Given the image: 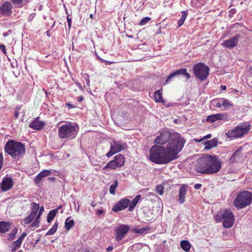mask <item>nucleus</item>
I'll use <instances>...</instances> for the list:
<instances>
[{"instance_id": "obj_1", "label": "nucleus", "mask_w": 252, "mask_h": 252, "mask_svg": "<svg viewBox=\"0 0 252 252\" xmlns=\"http://www.w3.org/2000/svg\"><path fill=\"white\" fill-rule=\"evenodd\" d=\"M177 134L172 136V141L168 142L166 148L155 145L150 150L149 159L157 164H167L177 158V155L183 147V141L179 140Z\"/></svg>"}, {"instance_id": "obj_2", "label": "nucleus", "mask_w": 252, "mask_h": 252, "mask_svg": "<svg viewBox=\"0 0 252 252\" xmlns=\"http://www.w3.org/2000/svg\"><path fill=\"white\" fill-rule=\"evenodd\" d=\"M221 163V160L216 156L205 155L198 159L195 170L201 174H213L220 171Z\"/></svg>"}, {"instance_id": "obj_3", "label": "nucleus", "mask_w": 252, "mask_h": 252, "mask_svg": "<svg viewBox=\"0 0 252 252\" xmlns=\"http://www.w3.org/2000/svg\"><path fill=\"white\" fill-rule=\"evenodd\" d=\"M4 151L15 159L22 157L25 153V146L21 142L13 140L8 141L5 146Z\"/></svg>"}, {"instance_id": "obj_4", "label": "nucleus", "mask_w": 252, "mask_h": 252, "mask_svg": "<svg viewBox=\"0 0 252 252\" xmlns=\"http://www.w3.org/2000/svg\"><path fill=\"white\" fill-rule=\"evenodd\" d=\"M79 130V127L75 123H66L58 129L59 137L62 139L69 140L74 138Z\"/></svg>"}, {"instance_id": "obj_5", "label": "nucleus", "mask_w": 252, "mask_h": 252, "mask_svg": "<svg viewBox=\"0 0 252 252\" xmlns=\"http://www.w3.org/2000/svg\"><path fill=\"white\" fill-rule=\"evenodd\" d=\"M252 202V192L242 191L238 193L234 199L233 205L238 209H242Z\"/></svg>"}, {"instance_id": "obj_6", "label": "nucleus", "mask_w": 252, "mask_h": 252, "mask_svg": "<svg viewBox=\"0 0 252 252\" xmlns=\"http://www.w3.org/2000/svg\"><path fill=\"white\" fill-rule=\"evenodd\" d=\"M251 125L249 124H243L239 125L233 129L228 130L226 133L228 138L234 139L241 137L246 133H247L250 129Z\"/></svg>"}, {"instance_id": "obj_7", "label": "nucleus", "mask_w": 252, "mask_h": 252, "mask_svg": "<svg viewBox=\"0 0 252 252\" xmlns=\"http://www.w3.org/2000/svg\"><path fill=\"white\" fill-rule=\"evenodd\" d=\"M175 134H177L179 136V138L178 139L180 141H183L184 146L185 141L184 138L181 136L180 134L176 132L170 134V133L167 130L161 132L160 135L157 136L155 139V142L159 145H163L168 141L169 142H170L172 141V136Z\"/></svg>"}, {"instance_id": "obj_8", "label": "nucleus", "mask_w": 252, "mask_h": 252, "mask_svg": "<svg viewBox=\"0 0 252 252\" xmlns=\"http://www.w3.org/2000/svg\"><path fill=\"white\" fill-rule=\"evenodd\" d=\"M209 68L204 63H199L193 66V72L195 76L201 80H204L209 75Z\"/></svg>"}, {"instance_id": "obj_9", "label": "nucleus", "mask_w": 252, "mask_h": 252, "mask_svg": "<svg viewBox=\"0 0 252 252\" xmlns=\"http://www.w3.org/2000/svg\"><path fill=\"white\" fill-rule=\"evenodd\" d=\"M125 163V158L121 155H118L115 157L114 160L108 162L103 168V170L109 169L110 170L115 169L118 167L122 166Z\"/></svg>"}, {"instance_id": "obj_10", "label": "nucleus", "mask_w": 252, "mask_h": 252, "mask_svg": "<svg viewBox=\"0 0 252 252\" xmlns=\"http://www.w3.org/2000/svg\"><path fill=\"white\" fill-rule=\"evenodd\" d=\"M223 225L225 228H230L234 224L235 218L231 211L229 209L224 210L222 213Z\"/></svg>"}, {"instance_id": "obj_11", "label": "nucleus", "mask_w": 252, "mask_h": 252, "mask_svg": "<svg viewBox=\"0 0 252 252\" xmlns=\"http://www.w3.org/2000/svg\"><path fill=\"white\" fill-rule=\"evenodd\" d=\"M129 227L127 225L121 224L115 228V240L119 242L121 241L129 230Z\"/></svg>"}, {"instance_id": "obj_12", "label": "nucleus", "mask_w": 252, "mask_h": 252, "mask_svg": "<svg viewBox=\"0 0 252 252\" xmlns=\"http://www.w3.org/2000/svg\"><path fill=\"white\" fill-rule=\"evenodd\" d=\"M126 144L120 141H114L110 146V151L106 154L107 157H110L113 155L121 152L124 149Z\"/></svg>"}, {"instance_id": "obj_13", "label": "nucleus", "mask_w": 252, "mask_h": 252, "mask_svg": "<svg viewBox=\"0 0 252 252\" xmlns=\"http://www.w3.org/2000/svg\"><path fill=\"white\" fill-rule=\"evenodd\" d=\"M239 38L240 35L236 34L231 38L224 41L221 44L225 48L231 49L237 46Z\"/></svg>"}, {"instance_id": "obj_14", "label": "nucleus", "mask_w": 252, "mask_h": 252, "mask_svg": "<svg viewBox=\"0 0 252 252\" xmlns=\"http://www.w3.org/2000/svg\"><path fill=\"white\" fill-rule=\"evenodd\" d=\"M130 200L128 199L123 198L119 201L113 206L112 211L117 212L123 210L128 207Z\"/></svg>"}, {"instance_id": "obj_15", "label": "nucleus", "mask_w": 252, "mask_h": 252, "mask_svg": "<svg viewBox=\"0 0 252 252\" xmlns=\"http://www.w3.org/2000/svg\"><path fill=\"white\" fill-rule=\"evenodd\" d=\"M228 114L226 113H218L207 117L206 120L208 122L213 123L220 120H228Z\"/></svg>"}, {"instance_id": "obj_16", "label": "nucleus", "mask_w": 252, "mask_h": 252, "mask_svg": "<svg viewBox=\"0 0 252 252\" xmlns=\"http://www.w3.org/2000/svg\"><path fill=\"white\" fill-rule=\"evenodd\" d=\"M13 186V182L10 177H4L0 184V188L3 192L10 189Z\"/></svg>"}, {"instance_id": "obj_17", "label": "nucleus", "mask_w": 252, "mask_h": 252, "mask_svg": "<svg viewBox=\"0 0 252 252\" xmlns=\"http://www.w3.org/2000/svg\"><path fill=\"white\" fill-rule=\"evenodd\" d=\"M12 6L9 1H5L0 8V13L4 16H9L11 14Z\"/></svg>"}, {"instance_id": "obj_18", "label": "nucleus", "mask_w": 252, "mask_h": 252, "mask_svg": "<svg viewBox=\"0 0 252 252\" xmlns=\"http://www.w3.org/2000/svg\"><path fill=\"white\" fill-rule=\"evenodd\" d=\"M51 172L49 170H44L40 172L34 178V181L35 184H38L43 178L50 175Z\"/></svg>"}, {"instance_id": "obj_19", "label": "nucleus", "mask_w": 252, "mask_h": 252, "mask_svg": "<svg viewBox=\"0 0 252 252\" xmlns=\"http://www.w3.org/2000/svg\"><path fill=\"white\" fill-rule=\"evenodd\" d=\"M187 191V186L183 185L179 189L178 195V200L181 204H183L185 201V196Z\"/></svg>"}, {"instance_id": "obj_20", "label": "nucleus", "mask_w": 252, "mask_h": 252, "mask_svg": "<svg viewBox=\"0 0 252 252\" xmlns=\"http://www.w3.org/2000/svg\"><path fill=\"white\" fill-rule=\"evenodd\" d=\"M242 148L237 150L230 158L229 161L231 163L238 162L242 158Z\"/></svg>"}, {"instance_id": "obj_21", "label": "nucleus", "mask_w": 252, "mask_h": 252, "mask_svg": "<svg viewBox=\"0 0 252 252\" xmlns=\"http://www.w3.org/2000/svg\"><path fill=\"white\" fill-rule=\"evenodd\" d=\"M218 143V140L217 138H213L211 140L207 141L204 142L205 145L204 149L205 150H209L213 148L216 147Z\"/></svg>"}, {"instance_id": "obj_22", "label": "nucleus", "mask_w": 252, "mask_h": 252, "mask_svg": "<svg viewBox=\"0 0 252 252\" xmlns=\"http://www.w3.org/2000/svg\"><path fill=\"white\" fill-rule=\"evenodd\" d=\"M44 126V123L42 122L38 121L37 118L31 122L29 125V126L30 127L37 130L41 129Z\"/></svg>"}, {"instance_id": "obj_23", "label": "nucleus", "mask_w": 252, "mask_h": 252, "mask_svg": "<svg viewBox=\"0 0 252 252\" xmlns=\"http://www.w3.org/2000/svg\"><path fill=\"white\" fill-rule=\"evenodd\" d=\"M62 208V206H60L57 208L51 210L47 217V220L48 222L50 223L57 215L58 211Z\"/></svg>"}, {"instance_id": "obj_24", "label": "nucleus", "mask_w": 252, "mask_h": 252, "mask_svg": "<svg viewBox=\"0 0 252 252\" xmlns=\"http://www.w3.org/2000/svg\"><path fill=\"white\" fill-rule=\"evenodd\" d=\"M141 198V195H140V194L137 195L135 197V198L130 202H129V208H128V210L129 211H133V209L136 206L137 204L138 203V202L140 200Z\"/></svg>"}, {"instance_id": "obj_25", "label": "nucleus", "mask_w": 252, "mask_h": 252, "mask_svg": "<svg viewBox=\"0 0 252 252\" xmlns=\"http://www.w3.org/2000/svg\"><path fill=\"white\" fill-rule=\"evenodd\" d=\"M10 224L9 223L1 221L0 222V232L1 233H5L7 232L10 228Z\"/></svg>"}, {"instance_id": "obj_26", "label": "nucleus", "mask_w": 252, "mask_h": 252, "mask_svg": "<svg viewBox=\"0 0 252 252\" xmlns=\"http://www.w3.org/2000/svg\"><path fill=\"white\" fill-rule=\"evenodd\" d=\"M181 248L186 252H188L190 248L191 245L188 241L183 240L180 243Z\"/></svg>"}, {"instance_id": "obj_27", "label": "nucleus", "mask_w": 252, "mask_h": 252, "mask_svg": "<svg viewBox=\"0 0 252 252\" xmlns=\"http://www.w3.org/2000/svg\"><path fill=\"white\" fill-rule=\"evenodd\" d=\"M154 98L157 102H163L162 93L160 90L157 91L154 94Z\"/></svg>"}, {"instance_id": "obj_28", "label": "nucleus", "mask_w": 252, "mask_h": 252, "mask_svg": "<svg viewBox=\"0 0 252 252\" xmlns=\"http://www.w3.org/2000/svg\"><path fill=\"white\" fill-rule=\"evenodd\" d=\"M69 219V217L67 218L65 221V228L67 230H69L74 225V220Z\"/></svg>"}, {"instance_id": "obj_29", "label": "nucleus", "mask_w": 252, "mask_h": 252, "mask_svg": "<svg viewBox=\"0 0 252 252\" xmlns=\"http://www.w3.org/2000/svg\"><path fill=\"white\" fill-rule=\"evenodd\" d=\"M220 100L222 101V105L225 108H228L229 107L233 105V104L231 102V101L225 98H220Z\"/></svg>"}, {"instance_id": "obj_30", "label": "nucleus", "mask_w": 252, "mask_h": 252, "mask_svg": "<svg viewBox=\"0 0 252 252\" xmlns=\"http://www.w3.org/2000/svg\"><path fill=\"white\" fill-rule=\"evenodd\" d=\"M39 208V206L35 203H32L31 204L32 212L31 214L36 216L37 211Z\"/></svg>"}, {"instance_id": "obj_31", "label": "nucleus", "mask_w": 252, "mask_h": 252, "mask_svg": "<svg viewBox=\"0 0 252 252\" xmlns=\"http://www.w3.org/2000/svg\"><path fill=\"white\" fill-rule=\"evenodd\" d=\"M187 16V13L185 11H183L182 12L181 17L180 18L178 22V27H180L183 25Z\"/></svg>"}, {"instance_id": "obj_32", "label": "nucleus", "mask_w": 252, "mask_h": 252, "mask_svg": "<svg viewBox=\"0 0 252 252\" xmlns=\"http://www.w3.org/2000/svg\"><path fill=\"white\" fill-rule=\"evenodd\" d=\"M58 223L56 221L52 227L46 233V235H51L54 234L57 231L58 228Z\"/></svg>"}, {"instance_id": "obj_33", "label": "nucleus", "mask_w": 252, "mask_h": 252, "mask_svg": "<svg viewBox=\"0 0 252 252\" xmlns=\"http://www.w3.org/2000/svg\"><path fill=\"white\" fill-rule=\"evenodd\" d=\"M177 75H179V72L178 70L172 73L168 76V77L167 78L166 80L165 81L164 84H167L173 78L175 77Z\"/></svg>"}, {"instance_id": "obj_34", "label": "nucleus", "mask_w": 252, "mask_h": 252, "mask_svg": "<svg viewBox=\"0 0 252 252\" xmlns=\"http://www.w3.org/2000/svg\"><path fill=\"white\" fill-rule=\"evenodd\" d=\"M118 185L117 180L114 181V184L111 185L109 188V192L111 194L114 195L115 193L116 189Z\"/></svg>"}, {"instance_id": "obj_35", "label": "nucleus", "mask_w": 252, "mask_h": 252, "mask_svg": "<svg viewBox=\"0 0 252 252\" xmlns=\"http://www.w3.org/2000/svg\"><path fill=\"white\" fill-rule=\"evenodd\" d=\"M206 0H192V2L194 3L197 7L203 6L206 3Z\"/></svg>"}, {"instance_id": "obj_36", "label": "nucleus", "mask_w": 252, "mask_h": 252, "mask_svg": "<svg viewBox=\"0 0 252 252\" xmlns=\"http://www.w3.org/2000/svg\"><path fill=\"white\" fill-rule=\"evenodd\" d=\"M35 216L32 215V214H30L27 218H26L24 220L23 222L25 224L30 223L35 218Z\"/></svg>"}, {"instance_id": "obj_37", "label": "nucleus", "mask_w": 252, "mask_h": 252, "mask_svg": "<svg viewBox=\"0 0 252 252\" xmlns=\"http://www.w3.org/2000/svg\"><path fill=\"white\" fill-rule=\"evenodd\" d=\"M178 70L179 72V75H184L186 76L187 79H189L190 78V75L187 72L186 69L182 68Z\"/></svg>"}, {"instance_id": "obj_38", "label": "nucleus", "mask_w": 252, "mask_h": 252, "mask_svg": "<svg viewBox=\"0 0 252 252\" xmlns=\"http://www.w3.org/2000/svg\"><path fill=\"white\" fill-rule=\"evenodd\" d=\"M163 189L164 188L161 185H158L156 187V192L160 195L163 194Z\"/></svg>"}, {"instance_id": "obj_39", "label": "nucleus", "mask_w": 252, "mask_h": 252, "mask_svg": "<svg viewBox=\"0 0 252 252\" xmlns=\"http://www.w3.org/2000/svg\"><path fill=\"white\" fill-rule=\"evenodd\" d=\"M151 18L149 17H146L143 18L140 22V25L141 26H144L146 25L148 22H149L151 20Z\"/></svg>"}, {"instance_id": "obj_40", "label": "nucleus", "mask_w": 252, "mask_h": 252, "mask_svg": "<svg viewBox=\"0 0 252 252\" xmlns=\"http://www.w3.org/2000/svg\"><path fill=\"white\" fill-rule=\"evenodd\" d=\"M39 224V218L36 217L34 221L31 224L32 227H38Z\"/></svg>"}, {"instance_id": "obj_41", "label": "nucleus", "mask_w": 252, "mask_h": 252, "mask_svg": "<svg viewBox=\"0 0 252 252\" xmlns=\"http://www.w3.org/2000/svg\"><path fill=\"white\" fill-rule=\"evenodd\" d=\"M17 229H16V228H14L13 229L11 233L8 234V235L9 236V237H8V239L9 240H13L16 235V234L17 233Z\"/></svg>"}, {"instance_id": "obj_42", "label": "nucleus", "mask_w": 252, "mask_h": 252, "mask_svg": "<svg viewBox=\"0 0 252 252\" xmlns=\"http://www.w3.org/2000/svg\"><path fill=\"white\" fill-rule=\"evenodd\" d=\"M21 109V107L20 106H17L15 108V114L14 116L16 119L18 118L19 116V112Z\"/></svg>"}, {"instance_id": "obj_43", "label": "nucleus", "mask_w": 252, "mask_h": 252, "mask_svg": "<svg viewBox=\"0 0 252 252\" xmlns=\"http://www.w3.org/2000/svg\"><path fill=\"white\" fill-rule=\"evenodd\" d=\"M11 1L14 4L17 5L18 6L21 7L23 0H11Z\"/></svg>"}, {"instance_id": "obj_44", "label": "nucleus", "mask_w": 252, "mask_h": 252, "mask_svg": "<svg viewBox=\"0 0 252 252\" xmlns=\"http://www.w3.org/2000/svg\"><path fill=\"white\" fill-rule=\"evenodd\" d=\"M27 236V233L23 232L22 235L19 237L18 240L20 241L21 243H22L24 239L25 238V237Z\"/></svg>"}, {"instance_id": "obj_45", "label": "nucleus", "mask_w": 252, "mask_h": 252, "mask_svg": "<svg viewBox=\"0 0 252 252\" xmlns=\"http://www.w3.org/2000/svg\"><path fill=\"white\" fill-rule=\"evenodd\" d=\"M67 21L68 29L69 30L71 28V26L72 21H71V18L69 17V15H67Z\"/></svg>"}, {"instance_id": "obj_46", "label": "nucleus", "mask_w": 252, "mask_h": 252, "mask_svg": "<svg viewBox=\"0 0 252 252\" xmlns=\"http://www.w3.org/2000/svg\"><path fill=\"white\" fill-rule=\"evenodd\" d=\"M212 102L216 105L218 108H220L222 105V103L220 102H219L217 100H213Z\"/></svg>"}, {"instance_id": "obj_47", "label": "nucleus", "mask_w": 252, "mask_h": 252, "mask_svg": "<svg viewBox=\"0 0 252 252\" xmlns=\"http://www.w3.org/2000/svg\"><path fill=\"white\" fill-rule=\"evenodd\" d=\"M44 210V207L43 206H41L40 208V209H39V211L38 214L37 215L36 217H37L38 218H40V217L41 215V214L43 213Z\"/></svg>"}, {"instance_id": "obj_48", "label": "nucleus", "mask_w": 252, "mask_h": 252, "mask_svg": "<svg viewBox=\"0 0 252 252\" xmlns=\"http://www.w3.org/2000/svg\"><path fill=\"white\" fill-rule=\"evenodd\" d=\"M21 244H22V243H21V242H20V241H18V240H17L15 241L13 243V246H15V247H17V248H19V247H20V246H21Z\"/></svg>"}, {"instance_id": "obj_49", "label": "nucleus", "mask_w": 252, "mask_h": 252, "mask_svg": "<svg viewBox=\"0 0 252 252\" xmlns=\"http://www.w3.org/2000/svg\"><path fill=\"white\" fill-rule=\"evenodd\" d=\"M0 49L3 52V53L4 54H6V49H5V46L4 45H3V44L0 45Z\"/></svg>"}, {"instance_id": "obj_50", "label": "nucleus", "mask_w": 252, "mask_h": 252, "mask_svg": "<svg viewBox=\"0 0 252 252\" xmlns=\"http://www.w3.org/2000/svg\"><path fill=\"white\" fill-rule=\"evenodd\" d=\"M202 187V185L200 184H196L194 186V188L196 189H198L201 188Z\"/></svg>"}, {"instance_id": "obj_51", "label": "nucleus", "mask_w": 252, "mask_h": 252, "mask_svg": "<svg viewBox=\"0 0 252 252\" xmlns=\"http://www.w3.org/2000/svg\"><path fill=\"white\" fill-rule=\"evenodd\" d=\"M102 62L105 63V64H106V65L107 64H111L113 63V62H112L108 61H106L104 60H102Z\"/></svg>"}, {"instance_id": "obj_52", "label": "nucleus", "mask_w": 252, "mask_h": 252, "mask_svg": "<svg viewBox=\"0 0 252 252\" xmlns=\"http://www.w3.org/2000/svg\"><path fill=\"white\" fill-rule=\"evenodd\" d=\"M75 84L80 89L82 90L83 89L82 85L79 82H75Z\"/></svg>"}, {"instance_id": "obj_53", "label": "nucleus", "mask_w": 252, "mask_h": 252, "mask_svg": "<svg viewBox=\"0 0 252 252\" xmlns=\"http://www.w3.org/2000/svg\"><path fill=\"white\" fill-rule=\"evenodd\" d=\"M12 248V252H14L18 248L16 247L15 246H13V245L11 246Z\"/></svg>"}, {"instance_id": "obj_54", "label": "nucleus", "mask_w": 252, "mask_h": 252, "mask_svg": "<svg viewBox=\"0 0 252 252\" xmlns=\"http://www.w3.org/2000/svg\"><path fill=\"white\" fill-rule=\"evenodd\" d=\"M103 211L102 210H98L97 211V214L98 215H100L103 213Z\"/></svg>"}, {"instance_id": "obj_55", "label": "nucleus", "mask_w": 252, "mask_h": 252, "mask_svg": "<svg viewBox=\"0 0 252 252\" xmlns=\"http://www.w3.org/2000/svg\"><path fill=\"white\" fill-rule=\"evenodd\" d=\"M211 137V134H208L206 136H204L203 138H204V139L210 138Z\"/></svg>"}, {"instance_id": "obj_56", "label": "nucleus", "mask_w": 252, "mask_h": 252, "mask_svg": "<svg viewBox=\"0 0 252 252\" xmlns=\"http://www.w3.org/2000/svg\"><path fill=\"white\" fill-rule=\"evenodd\" d=\"M113 247L110 246V247H108L106 250H107V251H108V252H111L113 250Z\"/></svg>"}, {"instance_id": "obj_57", "label": "nucleus", "mask_w": 252, "mask_h": 252, "mask_svg": "<svg viewBox=\"0 0 252 252\" xmlns=\"http://www.w3.org/2000/svg\"><path fill=\"white\" fill-rule=\"evenodd\" d=\"M84 100V97L82 96H79L78 97V100L79 101H82Z\"/></svg>"}, {"instance_id": "obj_58", "label": "nucleus", "mask_w": 252, "mask_h": 252, "mask_svg": "<svg viewBox=\"0 0 252 252\" xmlns=\"http://www.w3.org/2000/svg\"><path fill=\"white\" fill-rule=\"evenodd\" d=\"M86 80V84H87V85L89 86H90V80L89 79L88 77H87V78Z\"/></svg>"}, {"instance_id": "obj_59", "label": "nucleus", "mask_w": 252, "mask_h": 252, "mask_svg": "<svg viewBox=\"0 0 252 252\" xmlns=\"http://www.w3.org/2000/svg\"><path fill=\"white\" fill-rule=\"evenodd\" d=\"M220 88L221 90H225L226 89V87L225 86L221 85Z\"/></svg>"}, {"instance_id": "obj_60", "label": "nucleus", "mask_w": 252, "mask_h": 252, "mask_svg": "<svg viewBox=\"0 0 252 252\" xmlns=\"http://www.w3.org/2000/svg\"><path fill=\"white\" fill-rule=\"evenodd\" d=\"M194 140L195 141H196V142H201V141H203L204 138H202V139H194Z\"/></svg>"}, {"instance_id": "obj_61", "label": "nucleus", "mask_w": 252, "mask_h": 252, "mask_svg": "<svg viewBox=\"0 0 252 252\" xmlns=\"http://www.w3.org/2000/svg\"><path fill=\"white\" fill-rule=\"evenodd\" d=\"M63 6H64V8H65V13H66V14H67V15H69V14H68V11H67V9H66V7H65V4H64V5H63Z\"/></svg>"}, {"instance_id": "obj_62", "label": "nucleus", "mask_w": 252, "mask_h": 252, "mask_svg": "<svg viewBox=\"0 0 252 252\" xmlns=\"http://www.w3.org/2000/svg\"><path fill=\"white\" fill-rule=\"evenodd\" d=\"M55 178H53V177H49L48 178V180L50 181H54V180H55Z\"/></svg>"}, {"instance_id": "obj_63", "label": "nucleus", "mask_w": 252, "mask_h": 252, "mask_svg": "<svg viewBox=\"0 0 252 252\" xmlns=\"http://www.w3.org/2000/svg\"><path fill=\"white\" fill-rule=\"evenodd\" d=\"M67 105L68 106H69V108H70L72 107V106L70 104H69V103H67Z\"/></svg>"}, {"instance_id": "obj_64", "label": "nucleus", "mask_w": 252, "mask_h": 252, "mask_svg": "<svg viewBox=\"0 0 252 252\" xmlns=\"http://www.w3.org/2000/svg\"><path fill=\"white\" fill-rule=\"evenodd\" d=\"M178 121H179L178 119H175L174 120V123L177 124V123H178Z\"/></svg>"}]
</instances>
